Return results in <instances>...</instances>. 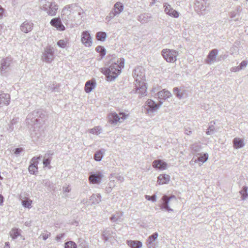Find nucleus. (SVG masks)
Returning <instances> with one entry per match:
<instances>
[{
	"mask_svg": "<svg viewBox=\"0 0 248 248\" xmlns=\"http://www.w3.org/2000/svg\"><path fill=\"white\" fill-rule=\"evenodd\" d=\"M141 69V68H137L133 72L136 83H135V88L131 92L134 93H138L140 98L147 95V87L144 82L145 76L144 74L140 72Z\"/></svg>",
	"mask_w": 248,
	"mask_h": 248,
	"instance_id": "nucleus-1",
	"label": "nucleus"
},
{
	"mask_svg": "<svg viewBox=\"0 0 248 248\" xmlns=\"http://www.w3.org/2000/svg\"><path fill=\"white\" fill-rule=\"evenodd\" d=\"M124 59L120 58L116 62H113L108 67L102 69V72L108 79L114 80L121 73L122 68L124 67Z\"/></svg>",
	"mask_w": 248,
	"mask_h": 248,
	"instance_id": "nucleus-2",
	"label": "nucleus"
},
{
	"mask_svg": "<svg viewBox=\"0 0 248 248\" xmlns=\"http://www.w3.org/2000/svg\"><path fill=\"white\" fill-rule=\"evenodd\" d=\"M45 114H43L42 111L34 110L32 113L28 114L26 123L31 125L39 126V125L43 121V118L44 117Z\"/></svg>",
	"mask_w": 248,
	"mask_h": 248,
	"instance_id": "nucleus-3",
	"label": "nucleus"
},
{
	"mask_svg": "<svg viewBox=\"0 0 248 248\" xmlns=\"http://www.w3.org/2000/svg\"><path fill=\"white\" fill-rule=\"evenodd\" d=\"M128 114L124 112H120L119 114L116 112H111L108 114V122L112 124H116L118 123H121L127 118Z\"/></svg>",
	"mask_w": 248,
	"mask_h": 248,
	"instance_id": "nucleus-4",
	"label": "nucleus"
},
{
	"mask_svg": "<svg viewBox=\"0 0 248 248\" xmlns=\"http://www.w3.org/2000/svg\"><path fill=\"white\" fill-rule=\"evenodd\" d=\"M74 9H76V10L78 13V15H80V11H81L82 9L76 4L73 3L70 5H67L64 7L62 10V18L63 19L64 18L66 19V16H67V18L70 19L71 18V15L72 14L71 10H74Z\"/></svg>",
	"mask_w": 248,
	"mask_h": 248,
	"instance_id": "nucleus-5",
	"label": "nucleus"
},
{
	"mask_svg": "<svg viewBox=\"0 0 248 248\" xmlns=\"http://www.w3.org/2000/svg\"><path fill=\"white\" fill-rule=\"evenodd\" d=\"M54 58V50L53 47L47 46L45 48L42 59L43 61L50 63Z\"/></svg>",
	"mask_w": 248,
	"mask_h": 248,
	"instance_id": "nucleus-6",
	"label": "nucleus"
},
{
	"mask_svg": "<svg viewBox=\"0 0 248 248\" xmlns=\"http://www.w3.org/2000/svg\"><path fill=\"white\" fill-rule=\"evenodd\" d=\"M162 203L160 206V209L165 210L168 212L172 211V209L170 208L171 206L172 202H176V198L174 196H171L169 198L168 196L164 195L162 198Z\"/></svg>",
	"mask_w": 248,
	"mask_h": 248,
	"instance_id": "nucleus-7",
	"label": "nucleus"
},
{
	"mask_svg": "<svg viewBox=\"0 0 248 248\" xmlns=\"http://www.w3.org/2000/svg\"><path fill=\"white\" fill-rule=\"evenodd\" d=\"M177 53L176 51L169 49H164L162 51L163 58L170 62H174L176 60Z\"/></svg>",
	"mask_w": 248,
	"mask_h": 248,
	"instance_id": "nucleus-8",
	"label": "nucleus"
},
{
	"mask_svg": "<svg viewBox=\"0 0 248 248\" xmlns=\"http://www.w3.org/2000/svg\"><path fill=\"white\" fill-rule=\"evenodd\" d=\"M159 104H157L153 100L149 99L146 102L145 108L148 113L150 112H153L154 111L157 109L163 103V102L161 101H159Z\"/></svg>",
	"mask_w": 248,
	"mask_h": 248,
	"instance_id": "nucleus-9",
	"label": "nucleus"
},
{
	"mask_svg": "<svg viewBox=\"0 0 248 248\" xmlns=\"http://www.w3.org/2000/svg\"><path fill=\"white\" fill-rule=\"evenodd\" d=\"M218 53V50L216 48L210 50L205 60V63L209 65L214 63L216 61Z\"/></svg>",
	"mask_w": 248,
	"mask_h": 248,
	"instance_id": "nucleus-10",
	"label": "nucleus"
},
{
	"mask_svg": "<svg viewBox=\"0 0 248 248\" xmlns=\"http://www.w3.org/2000/svg\"><path fill=\"white\" fill-rule=\"evenodd\" d=\"M81 41L86 46H90L92 44V39L88 31H85L82 32Z\"/></svg>",
	"mask_w": 248,
	"mask_h": 248,
	"instance_id": "nucleus-11",
	"label": "nucleus"
},
{
	"mask_svg": "<svg viewBox=\"0 0 248 248\" xmlns=\"http://www.w3.org/2000/svg\"><path fill=\"white\" fill-rule=\"evenodd\" d=\"M103 174L100 171L91 172L89 176L90 182L93 184H99L101 182Z\"/></svg>",
	"mask_w": 248,
	"mask_h": 248,
	"instance_id": "nucleus-12",
	"label": "nucleus"
},
{
	"mask_svg": "<svg viewBox=\"0 0 248 248\" xmlns=\"http://www.w3.org/2000/svg\"><path fill=\"white\" fill-rule=\"evenodd\" d=\"M42 157V156L40 155L38 157H33L31 161V164L29 167L28 170L29 171L31 174H34L36 171H37L38 170V159H40Z\"/></svg>",
	"mask_w": 248,
	"mask_h": 248,
	"instance_id": "nucleus-13",
	"label": "nucleus"
},
{
	"mask_svg": "<svg viewBox=\"0 0 248 248\" xmlns=\"http://www.w3.org/2000/svg\"><path fill=\"white\" fill-rule=\"evenodd\" d=\"M33 25L31 21L27 20L21 24L20 29L23 32L27 33L32 30Z\"/></svg>",
	"mask_w": 248,
	"mask_h": 248,
	"instance_id": "nucleus-14",
	"label": "nucleus"
},
{
	"mask_svg": "<svg viewBox=\"0 0 248 248\" xmlns=\"http://www.w3.org/2000/svg\"><path fill=\"white\" fill-rule=\"evenodd\" d=\"M208 157L207 154H204L202 155H200V156L197 158H193L190 161V164L191 165H194L195 163H198L199 166L202 165L203 163L205 162Z\"/></svg>",
	"mask_w": 248,
	"mask_h": 248,
	"instance_id": "nucleus-15",
	"label": "nucleus"
},
{
	"mask_svg": "<svg viewBox=\"0 0 248 248\" xmlns=\"http://www.w3.org/2000/svg\"><path fill=\"white\" fill-rule=\"evenodd\" d=\"M164 11L166 14L173 17L177 18L179 16V13L174 10L168 3L164 4Z\"/></svg>",
	"mask_w": 248,
	"mask_h": 248,
	"instance_id": "nucleus-16",
	"label": "nucleus"
},
{
	"mask_svg": "<svg viewBox=\"0 0 248 248\" xmlns=\"http://www.w3.org/2000/svg\"><path fill=\"white\" fill-rule=\"evenodd\" d=\"M158 236V233L155 232L148 237L146 241V245L148 248H155V242Z\"/></svg>",
	"mask_w": 248,
	"mask_h": 248,
	"instance_id": "nucleus-17",
	"label": "nucleus"
},
{
	"mask_svg": "<svg viewBox=\"0 0 248 248\" xmlns=\"http://www.w3.org/2000/svg\"><path fill=\"white\" fill-rule=\"evenodd\" d=\"M102 236L104 241L107 242L109 240V238H114L116 236V233L109 228H106L103 231Z\"/></svg>",
	"mask_w": 248,
	"mask_h": 248,
	"instance_id": "nucleus-18",
	"label": "nucleus"
},
{
	"mask_svg": "<svg viewBox=\"0 0 248 248\" xmlns=\"http://www.w3.org/2000/svg\"><path fill=\"white\" fill-rule=\"evenodd\" d=\"M124 213L122 212H117L113 214L110 217V220L112 222L119 224L122 222L124 219L123 218Z\"/></svg>",
	"mask_w": 248,
	"mask_h": 248,
	"instance_id": "nucleus-19",
	"label": "nucleus"
},
{
	"mask_svg": "<svg viewBox=\"0 0 248 248\" xmlns=\"http://www.w3.org/2000/svg\"><path fill=\"white\" fill-rule=\"evenodd\" d=\"M50 24L61 31L65 30L64 26L62 24L61 20L60 18H54L51 20Z\"/></svg>",
	"mask_w": 248,
	"mask_h": 248,
	"instance_id": "nucleus-20",
	"label": "nucleus"
},
{
	"mask_svg": "<svg viewBox=\"0 0 248 248\" xmlns=\"http://www.w3.org/2000/svg\"><path fill=\"white\" fill-rule=\"evenodd\" d=\"M153 167L155 169L163 170L167 168V164L161 159H157L153 161Z\"/></svg>",
	"mask_w": 248,
	"mask_h": 248,
	"instance_id": "nucleus-21",
	"label": "nucleus"
},
{
	"mask_svg": "<svg viewBox=\"0 0 248 248\" xmlns=\"http://www.w3.org/2000/svg\"><path fill=\"white\" fill-rule=\"evenodd\" d=\"M137 19L141 23L144 24L151 21L152 19V16L150 14L144 13L139 15Z\"/></svg>",
	"mask_w": 248,
	"mask_h": 248,
	"instance_id": "nucleus-22",
	"label": "nucleus"
},
{
	"mask_svg": "<svg viewBox=\"0 0 248 248\" xmlns=\"http://www.w3.org/2000/svg\"><path fill=\"white\" fill-rule=\"evenodd\" d=\"M12 59L11 57H7L2 59L0 61V69L1 71H5L10 65Z\"/></svg>",
	"mask_w": 248,
	"mask_h": 248,
	"instance_id": "nucleus-23",
	"label": "nucleus"
},
{
	"mask_svg": "<svg viewBox=\"0 0 248 248\" xmlns=\"http://www.w3.org/2000/svg\"><path fill=\"white\" fill-rule=\"evenodd\" d=\"M10 96L7 93H1L0 94V107L4 105H8L10 103Z\"/></svg>",
	"mask_w": 248,
	"mask_h": 248,
	"instance_id": "nucleus-24",
	"label": "nucleus"
},
{
	"mask_svg": "<svg viewBox=\"0 0 248 248\" xmlns=\"http://www.w3.org/2000/svg\"><path fill=\"white\" fill-rule=\"evenodd\" d=\"M58 9V6L57 4L55 2H52L45 12L50 16H55L57 13Z\"/></svg>",
	"mask_w": 248,
	"mask_h": 248,
	"instance_id": "nucleus-25",
	"label": "nucleus"
},
{
	"mask_svg": "<svg viewBox=\"0 0 248 248\" xmlns=\"http://www.w3.org/2000/svg\"><path fill=\"white\" fill-rule=\"evenodd\" d=\"M204 0H196L194 8L195 11L198 12L204 11L206 8Z\"/></svg>",
	"mask_w": 248,
	"mask_h": 248,
	"instance_id": "nucleus-26",
	"label": "nucleus"
},
{
	"mask_svg": "<svg viewBox=\"0 0 248 248\" xmlns=\"http://www.w3.org/2000/svg\"><path fill=\"white\" fill-rule=\"evenodd\" d=\"M173 92L178 99H181L183 95L185 94L186 90L184 87L180 88L175 87L173 89Z\"/></svg>",
	"mask_w": 248,
	"mask_h": 248,
	"instance_id": "nucleus-27",
	"label": "nucleus"
},
{
	"mask_svg": "<svg viewBox=\"0 0 248 248\" xmlns=\"http://www.w3.org/2000/svg\"><path fill=\"white\" fill-rule=\"evenodd\" d=\"M170 176L168 174H160L157 177V183L159 185H163L169 183Z\"/></svg>",
	"mask_w": 248,
	"mask_h": 248,
	"instance_id": "nucleus-28",
	"label": "nucleus"
},
{
	"mask_svg": "<svg viewBox=\"0 0 248 248\" xmlns=\"http://www.w3.org/2000/svg\"><path fill=\"white\" fill-rule=\"evenodd\" d=\"M96 82L94 80L87 81L85 83V91L87 93L91 92L95 87Z\"/></svg>",
	"mask_w": 248,
	"mask_h": 248,
	"instance_id": "nucleus-29",
	"label": "nucleus"
},
{
	"mask_svg": "<svg viewBox=\"0 0 248 248\" xmlns=\"http://www.w3.org/2000/svg\"><path fill=\"white\" fill-rule=\"evenodd\" d=\"M233 147L235 149H239L243 147L245 145L244 140L242 139L235 138L233 140Z\"/></svg>",
	"mask_w": 248,
	"mask_h": 248,
	"instance_id": "nucleus-30",
	"label": "nucleus"
},
{
	"mask_svg": "<svg viewBox=\"0 0 248 248\" xmlns=\"http://www.w3.org/2000/svg\"><path fill=\"white\" fill-rule=\"evenodd\" d=\"M126 244L131 248H140L142 246L141 242L137 240H127Z\"/></svg>",
	"mask_w": 248,
	"mask_h": 248,
	"instance_id": "nucleus-31",
	"label": "nucleus"
},
{
	"mask_svg": "<svg viewBox=\"0 0 248 248\" xmlns=\"http://www.w3.org/2000/svg\"><path fill=\"white\" fill-rule=\"evenodd\" d=\"M157 96L160 99L166 100L171 96V93L168 91L163 90L162 91L158 92Z\"/></svg>",
	"mask_w": 248,
	"mask_h": 248,
	"instance_id": "nucleus-32",
	"label": "nucleus"
},
{
	"mask_svg": "<svg viewBox=\"0 0 248 248\" xmlns=\"http://www.w3.org/2000/svg\"><path fill=\"white\" fill-rule=\"evenodd\" d=\"M21 230L18 228H14L10 232V235L13 240H15L21 235Z\"/></svg>",
	"mask_w": 248,
	"mask_h": 248,
	"instance_id": "nucleus-33",
	"label": "nucleus"
},
{
	"mask_svg": "<svg viewBox=\"0 0 248 248\" xmlns=\"http://www.w3.org/2000/svg\"><path fill=\"white\" fill-rule=\"evenodd\" d=\"M124 8L123 4L120 2H117L114 4L112 10L118 16L124 10Z\"/></svg>",
	"mask_w": 248,
	"mask_h": 248,
	"instance_id": "nucleus-34",
	"label": "nucleus"
},
{
	"mask_svg": "<svg viewBox=\"0 0 248 248\" xmlns=\"http://www.w3.org/2000/svg\"><path fill=\"white\" fill-rule=\"evenodd\" d=\"M190 149L193 154L200 155L202 149V146L200 143H195L191 145Z\"/></svg>",
	"mask_w": 248,
	"mask_h": 248,
	"instance_id": "nucleus-35",
	"label": "nucleus"
},
{
	"mask_svg": "<svg viewBox=\"0 0 248 248\" xmlns=\"http://www.w3.org/2000/svg\"><path fill=\"white\" fill-rule=\"evenodd\" d=\"M101 196L100 194H93L90 198L92 204H96L101 202Z\"/></svg>",
	"mask_w": 248,
	"mask_h": 248,
	"instance_id": "nucleus-36",
	"label": "nucleus"
},
{
	"mask_svg": "<svg viewBox=\"0 0 248 248\" xmlns=\"http://www.w3.org/2000/svg\"><path fill=\"white\" fill-rule=\"evenodd\" d=\"M52 3V2H49L46 0H40L39 3L40 8L41 10L45 11L47 10Z\"/></svg>",
	"mask_w": 248,
	"mask_h": 248,
	"instance_id": "nucleus-37",
	"label": "nucleus"
},
{
	"mask_svg": "<svg viewBox=\"0 0 248 248\" xmlns=\"http://www.w3.org/2000/svg\"><path fill=\"white\" fill-rule=\"evenodd\" d=\"M215 122L214 121H211L206 131V133L208 135H212L214 134L216 132L215 127L214 124Z\"/></svg>",
	"mask_w": 248,
	"mask_h": 248,
	"instance_id": "nucleus-38",
	"label": "nucleus"
},
{
	"mask_svg": "<svg viewBox=\"0 0 248 248\" xmlns=\"http://www.w3.org/2000/svg\"><path fill=\"white\" fill-rule=\"evenodd\" d=\"M105 150L104 149H101L97 151L94 155V159L97 161L101 160L103 156V154L105 153Z\"/></svg>",
	"mask_w": 248,
	"mask_h": 248,
	"instance_id": "nucleus-39",
	"label": "nucleus"
},
{
	"mask_svg": "<svg viewBox=\"0 0 248 248\" xmlns=\"http://www.w3.org/2000/svg\"><path fill=\"white\" fill-rule=\"evenodd\" d=\"M248 188L247 186H244L239 192L242 200H245L248 197Z\"/></svg>",
	"mask_w": 248,
	"mask_h": 248,
	"instance_id": "nucleus-40",
	"label": "nucleus"
},
{
	"mask_svg": "<svg viewBox=\"0 0 248 248\" xmlns=\"http://www.w3.org/2000/svg\"><path fill=\"white\" fill-rule=\"evenodd\" d=\"M96 39L98 41H105L107 38V33L103 31H99L96 34Z\"/></svg>",
	"mask_w": 248,
	"mask_h": 248,
	"instance_id": "nucleus-41",
	"label": "nucleus"
},
{
	"mask_svg": "<svg viewBox=\"0 0 248 248\" xmlns=\"http://www.w3.org/2000/svg\"><path fill=\"white\" fill-rule=\"evenodd\" d=\"M95 50L100 53L102 58L106 55V49L102 46H97L95 48Z\"/></svg>",
	"mask_w": 248,
	"mask_h": 248,
	"instance_id": "nucleus-42",
	"label": "nucleus"
},
{
	"mask_svg": "<svg viewBox=\"0 0 248 248\" xmlns=\"http://www.w3.org/2000/svg\"><path fill=\"white\" fill-rule=\"evenodd\" d=\"M32 201L30 199H27L26 200L22 201V205L28 208H30L31 207Z\"/></svg>",
	"mask_w": 248,
	"mask_h": 248,
	"instance_id": "nucleus-43",
	"label": "nucleus"
},
{
	"mask_svg": "<svg viewBox=\"0 0 248 248\" xmlns=\"http://www.w3.org/2000/svg\"><path fill=\"white\" fill-rule=\"evenodd\" d=\"M101 128L100 126H96L90 130V133L93 134L98 135L100 133Z\"/></svg>",
	"mask_w": 248,
	"mask_h": 248,
	"instance_id": "nucleus-44",
	"label": "nucleus"
},
{
	"mask_svg": "<svg viewBox=\"0 0 248 248\" xmlns=\"http://www.w3.org/2000/svg\"><path fill=\"white\" fill-rule=\"evenodd\" d=\"M77 244L73 241H68L65 243V248H77Z\"/></svg>",
	"mask_w": 248,
	"mask_h": 248,
	"instance_id": "nucleus-45",
	"label": "nucleus"
},
{
	"mask_svg": "<svg viewBox=\"0 0 248 248\" xmlns=\"http://www.w3.org/2000/svg\"><path fill=\"white\" fill-rule=\"evenodd\" d=\"M118 15L114 13V11L112 10L109 12L108 15L106 16V19L108 22L111 19L113 18L115 16H117Z\"/></svg>",
	"mask_w": 248,
	"mask_h": 248,
	"instance_id": "nucleus-46",
	"label": "nucleus"
},
{
	"mask_svg": "<svg viewBox=\"0 0 248 248\" xmlns=\"http://www.w3.org/2000/svg\"><path fill=\"white\" fill-rule=\"evenodd\" d=\"M57 45L62 48H64L66 46V42L64 40H60L57 42Z\"/></svg>",
	"mask_w": 248,
	"mask_h": 248,
	"instance_id": "nucleus-47",
	"label": "nucleus"
},
{
	"mask_svg": "<svg viewBox=\"0 0 248 248\" xmlns=\"http://www.w3.org/2000/svg\"><path fill=\"white\" fill-rule=\"evenodd\" d=\"M145 199L148 201H151L153 202L156 201V195H153L152 196L145 195Z\"/></svg>",
	"mask_w": 248,
	"mask_h": 248,
	"instance_id": "nucleus-48",
	"label": "nucleus"
},
{
	"mask_svg": "<svg viewBox=\"0 0 248 248\" xmlns=\"http://www.w3.org/2000/svg\"><path fill=\"white\" fill-rule=\"evenodd\" d=\"M248 61H243L239 64V67L240 68V69H242L246 67V66L248 64Z\"/></svg>",
	"mask_w": 248,
	"mask_h": 248,
	"instance_id": "nucleus-49",
	"label": "nucleus"
},
{
	"mask_svg": "<svg viewBox=\"0 0 248 248\" xmlns=\"http://www.w3.org/2000/svg\"><path fill=\"white\" fill-rule=\"evenodd\" d=\"M50 163V158H44L43 160V165L45 167H47L48 165H49Z\"/></svg>",
	"mask_w": 248,
	"mask_h": 248,
	"instance_id": "nucleus-50",
	"label": "nucleus"
},
{
	"mask_svg": "<svg viewBox=\"0 0 248 248\" xmlns=\"http://www.w3.org/2000/svg\"><path fill=\"white\" fill-rule=\"evenodd\" d=\"M23 151L22 148H16L14 151L15 154L17 155H19L20 153H21Z\"/></svg>",
	"mask_w": 248,
	"mask_h": 248,
	"instance_id": "nucleus-51",
	"label": "nucleus"
},
{
	"mask_svg": "<svg viewBox=\"0 0 248 248\" xmlns=\"http://www.w3.org/2000/svg\"><path fill=\"white\" fill-rule=\"evenodd\" d=\"M50 235V233L49 232L48 233H42L41 236L42 237L43 240H46L49 236Z\"/></svg>",
	"mask_w": 248,
	"mask_h": 248,
	"instance_id": "nucleus-52",
	"label": "nucleus"
},
{
	"mask_svg": "<svg viewBox=\"0 0 248 248\" xmlns=\"http://www.w3.org/2000/svg\"><path fill=\"white\" fill-rule=\"evenodd\" d=\"M4 12V9L0 5V19H1L2 18L3 16Z\"/></svg>",
	"mask_w": 248,
	"mask_h": 248,
	"instance_id": "nucleus-53",
	"label": "nucleus"
},
{
	"mask_svg": "<svg viewBox=\"0 0 248 248\" xmlns=\"http://www.w3.org/2000/svg\"><path fill=\"white\" fill-rule=\"evenodd\" d=\"M64 235V233H61V234H59L57 235L56 237V240L57 241H60L61 240V239L63 237Z\"/></svg>",
	"mask_w": 248,
	"mask_h": 248,
	"instance_id": "nucleus-54",
	"label": "nucleus"
},
{
	"mask_svg": "<svg viewBox=\"0 0 248 248\" xmlns=\"http://www.w3.org/2000/svg\"><path fill=\"white\" fill-rule=\"evenodd\" d=\"M70 190H71V189L70 188V187L69 186L66 187H63V193L69 192H70Z\"/></svg>",
	"mask_w": 248,
	"mask_h": 248,
	"instance_id": "nucleus-55",
	"label": "nucleus"
},
{
	"mask_svg": "<svg viewBox=\"0 0 248 248\" xmlns=\"http://www.w3.org/2000/svg\"><path fill=\"white\" fill-rule=\"evenodd\" d=\"M240 68H239V66H235V67H233L232 68V72H237V71H239V70H240Z\"/></svg>",
	"mask_w": 248,
	"mask_h": 248,
	"instance_id": "nucleus-56",
	"label": "nucleus"
},
{
	"mask_svg": "<svg viewBox=\"0 0 248 248\" xmlns=\"http://www.w3.org/2000/svg\"><path fill=\"white\" fill-rule=\"evenodd\" d=\"M236 13L235 12H232L230 13V17L231 18H233L236 16Z\"/></svg>",
	"mask_w": 248,
	"mask_h": 248,
	"instance_id": "nucleus-57",
	"label": "nucleus"
},
{
	"mask_svg": "<svg viewBox=\"0 0 248 248\" xmlns=\"http://www.w3.org/2000/svg\"><path fill=\"white\" fill-rule=\"evenodd\" d=\"M88 202V199H83L81 202V203H82L83 204H88L87 203Z\"/></svg>",
	"mask_w": 248,
	"mask_h": 248,
	"instance_id": "nucleus-58",
	"label": "nucleus"
},
{
	"mask_svg": "<svg viewBox=\"0 0 248 248\" xmlns=\"http://www.w3.org/2000/svg\"><path fill=\"white\" fill-rule=\"evenodd\" d=\"M3 202V197L2 195L0 194V205H2Z\"/></svg>",
	"mask_w": 248,
	"mask_h": 248,
	"instance_id": "nucleus-59",
	"label": "nucleus"
},
{
	"mask_svg": "<svg viewBox=\"0 0 248 248\" xmlns=\"http://www.w3.org/2000/svg\"><path fill=\"white\" fill-rule=\"evenodd\" d=\"M4 248H10L9 243L8 242L5 243Z\"/></svg>",
	"mask_w": 248,
	"mask_h": 248,
	"instance_id": "nucleus-60",
	"label": "nucleus"
},
{
	"mask_svg": "<svg viewBox=\"0 0 248 248\" xmlns=\"http://www.w3.org/2000/svg\"><path fill=\"white\" fill-rule=\"evenodd\" d=\"M49 157H50L49 154L46 153L45 155L44 158H49Z\"/></svg>",
	"mask_w": 248,
	"mask_h": 248,
	"instance_id": "nucleus-61",
	"label": "nucleus"
},
{
	"mask_svg": "<svg viewBox=\"0 0 248 248\" xmlns=\"http://www.w3.org/2000/svg\"><path fill=\"white\" fill-rule=\"evenodd\" d=\"M118 178H119V180L120 181L123 182L124 181V177H121V176H119Z\"/></svg>",
	"mask_w": 248,
	"mask_h": 248,
	"instance_id": "nucleus-62",
	"label": "nucleus"
},
{
	"mask_svg": "<svg viewBox=\"0 0 248 248\" xmlns=\"http://www.w3.org/2000/svg\"><path fill=\"white\" fill-rule=\"evenodd\" d=\"M47 154H49L50 156L53 155V152L52 151H49Z\"/></svg>",
	"mask_w": 248,
	"mask_h": 248,
	"instance_id": "nucleus-63",
	"label": "nucleus"
},
{
	"mask_svg": "<svg viewBox=\"0 0 248 248\" xmlns=\"http://www.w3.org/2000/svg\"><path fill=\"white\" fill-rule=\"evenodd\" d=\"M192 131L191 130H189V131H187V135H190L191 134H192Z\"/></svg>",
	"mask_w": 248,
	"mask_h": 248,
	"instance_id": "nucleus-64",
	"label": "nucleus"
}]
</instances>
